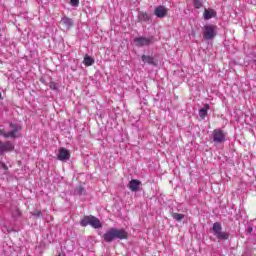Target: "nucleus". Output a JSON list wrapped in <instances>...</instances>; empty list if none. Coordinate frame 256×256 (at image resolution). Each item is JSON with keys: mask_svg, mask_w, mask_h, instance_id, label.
Returning a JSON list of instances; mask_svg holds the SVG:
<instances>
[{"mask_svg": "<svg viewBox=\"0 0 256 256\" xmlns=\"http://www.w3.org/2000/svg\"><path fill=\"white\" fill-rule=\"evenodd\" d=\"M129 234L125 229H117V228H110L104 235L103 239L106 241V243H111V241H114V239H128Z\"/></svg>", "mask_w": 256, "mask_h": 256, "instance_id": "f257e3e1", "label": "nucleus"}, {"mask_svg": "<svg viewBox=\"0 0 256 256\" xmlns=\"http://www.w3.org/2000/svg\"><path fill=\"white\" fill-rule=\"evenodd\" d=\"M81 227H87V225H91L94 229H101L103 225H101V221L99 218L95 216H84L80 222Z\"/></svg>", "mask_w": 256, "mask_h": 256, "instance_id": "f03ea898", "label": "nucleus"}, {"mask_svg": "<svg viewBox=\"0 0 256 256\" xmlns=\"http://www.w3.org/2000/svg\"><path fill=\"white\" fill-rule=\"evenodd\" d=\"M203 37L206 41L215 39L217 37V26L213 24H207L203 27Z\"/></svg>", "mask_w": 256, "mask_h": 256, "instance_id": "7ed1b4c3", "label": "nucleus"}, {"mask_svg": "<svg viewBox=\"0 0 256 256\" xmlns=\"http://www.w3.org/2000/svg\"><path fill=\"white\" fill-rule=\"evenodd\" d=\"M212 231L216 238L221 239L222 241H227L229 239L228 232H222L223 227H221V223L215 222L212 227Z\"/></svg>", "mask_w": 256, "mask_h": 256, "instance_id": "20e7f679", "label": "nucleus"}, {"mask_svg": "<svg viewBox=\"0 0 256 256\" xmlns=\"http://www.w3.org/2000/svg\"><path fill=\"white\" fill-rule=\"evenodd\" d=\"M10 127L12 129L11 132H7L4 128L0 129V135L5 137V139H15L17 137V132L21 131V126L10 123Z\"/></svg>", "mask_w": 256, "mask_h": 256, "instance_id": "39448f33", "label": "nucleus"}, {"mask_svg": "<svg viewBox=\"0 0 256 256\" xmlns=\"http://www.w3.org/2000/svg\"><path fill=\"white\" fill-rule=\"evenodd\" d=\"M226 137H227V133H225L221 129H215L212 132V139L214 143H217V144L225 143Z\"/></svg>", "mask_w": 256, "mask_h": 256, "instance_id": "423d86ee", "label": "nucleus"}, {"mask_svg": "<svg viewBox=\"0 0 256 256\" xmlns=\"http://www.w3.org/2000/svg\"><path fill=\"white\" fill-rule=\"evenodd\" d=\"M136 47H145L153 43V37H137L134 39Z\"/></svg>", "mask_w": 256, "mask_h": 256, "instance_id": "0eeeda50", "label": "nucleus"}, {"mask_svg": "<svg viewBox=\"0 0 256 256\" xmlns=\"http://www.w3.org/2000/svg\"><path fill=\"white\" fill-rule=\"evenodd\" d=\"M15 149V146L11 141L3 142L0 140V155H3L4 153H7L9 151H13Z\"/></svg>", "mask_w": 256, "mask_h": 256, "instance_id": "6e6552de", "label": "nucleus"}, {"mask_svg": "<svg viewBox=\"0 0 256 256\" xmlns=\"http://www.w3.org/2000/svg\"><path fill=\"white\" fill-rule=\"evenodd\" d=\"M167 13H169V9H167L165 6H157L154 9V15L157 16L158 19L167 17Z\"/></svg>", "mask_w": 256, "mask_h": 256, "instance_id": "1a4fd4ad", "label": "nucleus"}, {"mask_svg": "<svg viewBox=\"0 0 256 256\" xmlns=\"http://www.w3.org/2000/svg\"><path fill=\"white\" fill-rule=\"evenodd\" d=\"M69 157H71V153L67 148L62 147L59 149V153L57 156L58 161H68Z\"/></svg>", "mask_w": 256, "mask_h": 256, "instance_id": "9d476101", "label": "nucleus"}, {"mask_svg": "<svg viewBox=\"0 0 256 256\" xmlns=\"http://www.w3.org/2000/svg\"><path fill=\"white\" fill-rule=\"evenodd\" d=\"M213 17H217V12L214 9L205 8L203 13V18L205 19V21H209V19H213Z\"/></svg>", "mask_w": 256, "mask_h": 256, "instance_id": "9b49d317", "label": "nucleus"}, {"mask_svg": "<svg viewBox=\"0 0 256 256\" xmlns=\"http://www.w3.org/2000/svg\"><path fill=\"white\" fill-rule=\"evenodd\" d=\"M148 21H151V16L149 13L145 11H139L138 12V22L139 23H148Z\"/></svg>", "mask_w": 256, "mask_h": 256, "instance_id": "f8f14e48", "label": "nucleus"}, {"mask_svg": "<svg viewBox=\"0 0 256 256\" xmlns=\"http://www.w3.org/2000/svg\"><path fill=\"white\" fill-rule=\"evenodd\" d=\"M139 187H141V181L140 180L132 179L128 183V188L130 189V191L137 192V191H139Z\"/></svg>", "mask_w": 256, "mask_h": 256, "instance_id": "ddd939ff", "label": "nucleus"}, {"mask_svg": "<svg viewBox=\"0 0 256 256\" xmlns=\"http://www.w3.org/2000/svg\"><path fill=\"white\" fill-rule=\"evenodd\" d=\"M61 23L64 25L65 29H71V27H73L74 23H73V19L64 16L61 19Z\"/></svg>", "mask_w": 256, "mask_h": 256, "instance_id": "4468645a", "label": "nucleus"}, {"mask_svg": "<svg viewBox=\"0 0 256 256\" xmlns=\"http://www.w3.org/2000/svg\"><path fill=\"white\" fill-rule=\"evenodd\" d=\"M142 61L143 63H148V65L157 66V60L151 56L142 55Z\"/></svg>", "mask_w": 256, "mask_h": 256, "instance_id": "2eb2a0df", "label": "nucleus"}, {"mask_svg": "<svg viewBox=\"0 0 256 256\" xmlns=\"http://www.w3.org/2000/svg\"><path fill=\"white\" fill-rule=\"evenodd\" d=\"M210 109L209 104H205L203 108L199 110V117L205 119L207 117V111Z\"/></svg>", "mask_w": 256, "mask_h": 256, "instance_id": "dca6fc26", "label": "nucleus"}, {"mask_svg": "<svg viewBox=\"0 0 256 256\" xmlns=\"http://www.w3.org/2000/svg\"><path fill=\"white\" fill-rule=\"evenodd\" d=\"M83 63H84V65H85L86 67H91V65H94L95 59H93V57H91V56L86 55V56L84 57Z\"/></svg>", "mask_w": 256, "mask_h": 256, "instance_id": "f3484780", "label": "nucleus"}, {"mask_svg": "<svg viewBox=\"0 0 256 256\" xmlns=\"http://www.w3.org/2000/svg\"><path fill=\"white\" fill-rule=\"evenodd\" d=\"M172 217L175 221H183V219H185V214L172 213Z\"/></svg>", "mask_w": 256, "mask_h": 256, "instance_id": "a211bd4d", "label": "nucleus"}, {"mask_svg": "<svg viewBox=\"0 0 256 256\" xmlns=\"http://www.w3.org/2000/svg\"><path fill=\"white\" fill-rule=\"evenodd\" d=\"M194 7L195 9H201V7H203V2H201V0H194Z\"/></svg>", "mask_w": 256, "mask_h": 256, "instance_id": "6ab92c4d", "label": "nucleus"}, {"mask_svg": "<svg viewBox=\"0 0 256 256\" xmlns=\"http://www.w3.org/2000/svg\"><path fill=\"white\" fill-rule=\"evenodd\" d=\"M31 215H33V217H43V212H41V210H35L31 212Z\"/></svg>", "mask_w": 256, "mask_h": 256, "instance_id": "aec40b11", "label": "nucleus"}, {"mask_svg": "<svg viewBox=\"0 0 256 256\" xmlns=\"http://www.w3.org/2000/svg\"><path fill=\"white\" fill-rule=\"evenodd\" d=\"M12 217H21V211L19 208H16L15 211L12 212Z\"/></svg>", "mask_w": 256, "mask_h": 256, "instance_id": "412c9836", "label": "nucleus"}, {"mask_svg": "<svg viewBox=\"0 0 256 256\" xmlns=\"http://www.w3.org/2000/svg\"><path fill=\"white\" fill-rule=\"evenodd\" d=\"M49 88H50L52 91H57V83H55V82H50V83H49Z\"/></svg>", "mask_w": 256, "mask_h": 256, "instance_id": "4be33fe9", "label": "nucleus"}, {"mask_svg": "<svg viewBox=\"0 0 256 256\" xmlns=\"http://www.w3.org/2000/svg\"><path fill=\"white\" fill-rule=\"evenodd\" d=\"M76 193L77 195H83V193H85V189L80 186L76 189Z\"/></svg>", "mask_w": 256, "mask_h": 256, "instance_id": "5701e85b", "label": "nucleus"}, {"mask_svg": "<svg viewBox=\"0 0 256 256\" xmlns=\"http://www.w3.org/2000/svg\"><path fill=\"white\" fill-rule=\"evenodd\" d=\"M70 5L72 7H79V0H70Z\"/></svg>", "mask_w": 256, "mask_h": 256, "instance_id": "b1692460", "label": "nucleus"}, {"mask_svg": "<svg viewBox=\"0 0 256 256\" xmlns=\"http://www.w3.org/2000/svg\"><path fill=\"white\" fill-rule=\"evenodd\" d=\"M1 167L2 169H4V171H7L9 169V167H7L5 163H1Z\"/></svg>", "mask_w": 256, "mask_h": 256, "instance_id": "393cba45", "label": "nucleus"}, {"mask_svg": "<svg viewBox=\"0 0 256 256\" xmlns=\"http://www.w3.org/2000/svg\"><path fill=\"white\" fill-rule=\"evenodd\" d=\"M248 231H249V233H251V231H253V228L249 227Z\"/></svg>", "mask_w": 256, "mask_h": 256, "instance_id": "a878e982", "label": "nucleus"}, {"mask_svg": "<svg viewBox=\"0 0 256 256\" xmlns=\"http://www.w3.org/2000/svg\"><path fill=\"white\" fill-rule=\"evenodd\" d=\"M0 99H3V96H2V94H1V92H0Z\"/></svg>", "mask_w": 256, "mask_h": 256, "instance_id": "bb28decb", "label": "nucleus"}, {"mask_svg": "<svg viewBox=\"0 0 256 256\" xmlns=\"http://www.w3.org/2000/svg\"><path fill=\"white\" fill-rule=\"evenodd\" d=\"M59 256H65V253L59 254Z\"/></svg>", "mask_w": 256, "mask_h": 256, "instance_id": "cd10ccee", "label": "nucleus"}]
</instances>
